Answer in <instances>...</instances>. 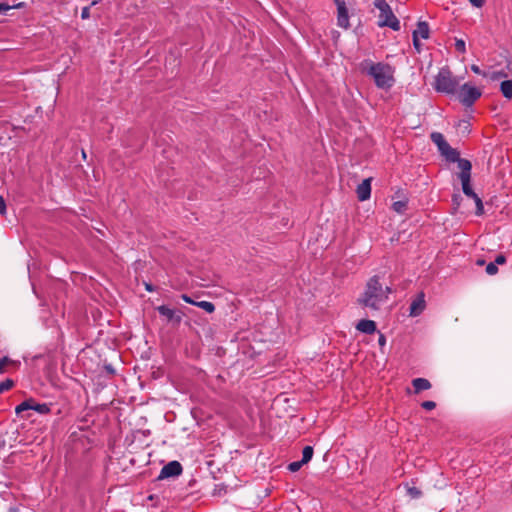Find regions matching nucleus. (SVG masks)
<instances>
[{
    "mask_svg": "<svg viewBox=\"0 0 512 512\" xmlns=\"http://www.w3.org/2000/svg\"><path fill=\"white\" fill-rule=\"evenodd\" d=\"M360 67L362 72L373 78L377 88L389 90L395 83V69L388 63H374L366 59L360 64Z\"/></svg>",
    "mask_w": 512,
    "mask_h": 512,
    "instance_id": "f257e3e1",
    "label": "nucleus"
},
{
    "mask_svg": "<svg viewBox=\"0 0 512 512\" xmlns=\"http://www.w3.org/2000/svg\"><path fill=\"white\" fill-rule=\"evenodd\" d=\"M386 300L387 295L380 283V278L375 275L368 280L365 290L358 298L357 302L363 307L379 310L380 303H384Z\"/></svg>",
    "mask_w": 512,
    "mask_h": 512,
    "instance_id": "f03ea898",
    "label": "nucleus"
},
{
    "mask_svg": "<svg viewBox=\"0 0 512 512\" xmlns=\"http://www.w3.org/2000/svg\"><path fill=\"white\" fill-rule=\"evenodd\" d=\"M459 87V79L453 76L448 67L439 70L434 78L433 88L439 93L455 94Z\"/></svg>",
    "mask_w": 512,
    "mask_h": 512,
    "instance_id": "7ed1b4c3",
    "label": "nucleus"
},
{
    "mask_svg": "<svg viewBox=\"0 0 512 512\" xmlns=\"http://www.w3.org/2000/svg\"><path fill=\"white\" fill-rule=\"evenodd\" d=\"M374 6L379 10V27H389L394 31L400 30V21L395 16L386 0H374Z\"/></svg>",
    "mask_w": 512,
    "mask_h": 512,
    "instance_id": "20e7f679",
    "label": "nucleus"
},
{
    "mask_svg": "<svg viewBox=\"0 0 512 512\" xmlns=\"http://www.w3.org/2000/svg\"><path fill=\"white\" fill-rule=\"evenodd\" d=\"M457 99L465 107H472L474 103L482 96V91L472 86L470 83H464L457 89Z\"/></svg>",
    "mask_w": 512,
    "mask_h": 512,
    "instance_id": "39448f33",
    "label": "nucleus"
},
{
    "mask_svg": "<svg viewBox=\"0 0 512 512\" xmlns=\"http://www.w3.org/2000/svg\"><path fill=\"white\" fill-rule=\"evenodd\" d=\"M183 467L177 460H173L164 465L157 477V480L175 478L182 474Z\"/></svg>",
    "mask_w": 512,
    "mask_h": 512,
    "instance_id": "423d86ee",
    "label": "nucleus"
},
{
    "mask_svg": "<svg viewBox=\"0 0 512 512\" xmlns=\"http://www.w3.org/2000/svg\"><path fill=\"white\" fill-rule=\"evenodd\" d=\"M156 310L161 316L166 317L169 323H172L175 326H178L182 321V313L169 308L167 305H160Z\"/></svg>",
    "mask_w": 512,
    "mask_h": 512,
    "instance_id": "0eeeda50",
    "label": "nucleus"
},
{
    "mask_svg": "<svg viewBox=\"0 0 512 512\" xmlns=\"http://www.w3.org/2000/svg\"><path fill=\"white\" fill-rule=\"evenodd\" d=\"M426 308L425 294L423 291L419 292L412 300L409 307V314L412 317L419 316Z\"/></svg>",
    "mask_w": 512,
    "mask_h": 512,
    "instance_id": "6e6552de",
    "label": "nucleus"
},
{
    "mask_svg": "<svg viewBox=\"0 0 512 512\" xmlns=\"http://www.w3.org/2000/svg\"><path fill=\"white\" fill-rule=\"evenodd\" d=\"M371 178L364 179L356 189L357 197L360 201L368 200L371 196Z\"/></svg>",
    "mask_w": 512,
    "mask_h": 512,
    "instance_id": "1a4fd4ad",
    "label": "nucleus"
},
{
    "mask_svg": "<svg viewBox=\"0 0 512 512\" xmlns=\"http://www.w3.org/2000/svg\"><path fill=\"white\" fill-rule=\"evenodd\" d=\"M456 163L458 165V168L461 170L460 173L458 174L459 179L460 180L471 179V169H472L471 162L468 159L460 157L456 161Z\"/></svg>",
    "mask_w": 512,
    "mask_h": 512,
    "instance_id": "9d476101",
    "label": "nucleus"
},
{
    "mask_svg": "<svg viewBox=\"0 0 512 512\" xmlns=\"http://www.w3.org/2000/svg\"><path fill=\"white\" fill-rule=\"evenodd\" d=\"M356 329L364 334L371 335L377 331V325L373 320L362 319L357 323Z\"/></svg>",
    "mask_w": 512,
    "mask_h": 512,
    "instance_id": "9b49d317",
    "label": "nucleus"
},
{
    "mask_svg": "<svg viewBox=\"0 0 512 512\" xmlns=\"http://www.w3.org/2000/svg\"><path fill=\"white\" fill-rule=\"evenodd\" d=\"M337 25L344 29H348L350 27L347 6L337 9Z\"/></svg>",
    "mask_w": 512,
    "mask_h": 512,
    "instance_id": "f8f14e48",
    "label": "nucleus"
},
{
    "mask_svg": "<svg viewBox=\"0 0 512 512\" xmlns=\"http://www.w3.org/2000/svg\"><path fill=\"white\" fill-rule=\"evenodd\" d=\"M31 403H32V398H29V399L23 401L22 403H20L19 405H17L15 408L16 415L23 419L29 418L30 414L29 413L25 414V412H28L32 409Z\"/></svg>",
    "mask_w": 512,
    "mask_h": 512,
    "instance_id": "ddd939ff",
    "label": "nucleus"
},
{
    "mask_svg": "<svg viewBox=\"0 0 512 512\" xmlns=\"http://www.w3.org/2000/svg\"><path fill=\"white\" fill-rule=\"evenodd\" d=\"M432 142L437 146L440 153L443 152L444 149H446L449 144L445 140L444 136L439 132H433L431 135Z\"/></svg>",
    "mask_w": 512,
    "mask_h": 512,
    "instance_id": "4468645a",
    "label": "nucleus"
},
{
    "mask_svg": "<svg viewBox=\"0 0 512 512\" xmlns=\"http://www.w3.org/2000/svg\"><path fill=\"white\" fill-rule=\"evenodd\" d=\"M429 25L425 21H419L417 23V28L413 31L412 35H417V38L421 37L423 39L429 38Z\"/></svg>",
    "mask_w": 512,
    "mask_h": 512,
    "instance_id": "2eb2a0df",
    "label": "nucleus"
},
{
    "mask_svg": "<svg viewBox=\"0 0 512 512\" xmlns=\"http://www.w3.org/2000/svg\"><path fill=\"white\" fill-rule=\"evenodd\" d=\"M412 385L416 394L431 388V383L426 378H415L412 380Z\"/></svg>",
    "mask_w": 512,
    "mask_h": 512,
    "instance_id": "dca6fc26",
    "label": "nucleus"
},
{
    "mask_svg": "<svg viewBox=\"0 0 512 512\" xmlns=\"http://www.w3.org/2000/svg\"><path fill=\"white\" fill-rule=\"evenodd\" d=\"M448 162L455 163L460 158V153L457 149L452 148L450 145L440 153Z\"/></svg>",
    "mask_w": 512,
    "mask_h": 512,
    "instance_id": "f3484780",
    "label": "nucleus"
},
{
    "mask_svg": "<svg viewBox=\"0 0 512 512\" xmlns=\"http://www.w3.org/2000/svg\"><path fill=\"white\" fill-rule=\"evenodd\" d=\"M7 366H13L14 368H18L20 366V361L12 360L8 356L0 358V374L6 372Z\"/></svg>",
    "mask_w": 512,
    "mask_h": 512,
    "instance_id": "a211bd4d",
    "label": "nucleus"
},
{
    "mask_svg": "<svg viewBox=\"0 0 512 512\" xmlns=\"http://www.w3.org/2000/svg\"><path fill=\"white\" fill-rule=\"evenodd\" d=\"M500 91L502 95L507 98H512V80H504L500 84Z\"/></svg>",
    "mask_w": 512,
    "mask_h": 512,
    "instance_id": "6ab92c4d",
    "label": "nucleus"
},
{
    "mask_svg": "<svg viewBox=\"0 0 512 512\" xmlns=\"http://www.w3.org/2000/svg\"><path fill=\"white\" fill-rule=\"evenodd\" d=\"M31 406H32V409L33 411L39 413V414H42V415H45V414H48L50 412V406L46 403H43V404H40V403H37L33 398H32V403H31Z\"/></svg>",
    "mask_w": 512,
    "mask_h": 512,
    "instance_id": "aec40b11",
    "label": "nucleus"
},
{
    "mask_svg": "<svg viewBox=\"0 0 512 512\" xmlns=\"http://www.w3.org/2000/svg\"><path fill=\"white\" fill-rule=\"evenodd\" d=\"M461 184H462V191L467 197H470L472 199L474 197H476V193L474 192V190L472 189V186H471V179H463V180H461Z\"/></svg>",
    "mask_w": 512,
    "mask_h": 512,
    "instance_id": "412c9836",
    "label": "nucleus"
},
{
    "mask_svg": "<svg viewBox=\"0 0 512 512\" xmlns=\"http://www.w3.org/2000/svg\"><path fill=\"white\" fill-rule=\"evenodd\" d=\"M392 208L399 214H404L408 208V200H399L392 204Z\"/></svg>",
    "mask_w": 512,
    "mask_h": 512,
    "instance_id": "4be33fe9",
    "label": "nucleus"
},
{
    "mask_svg": "<svg viewBox=\"0 0 512 512\" xmlns=\"http://www.w3.org/2000/svg\"><path fill=\"white\" fill-rule=\"evenodd\" d=\"M314 454V450L312 446H305L302 450V463L307 464L311 461Z\"/></svg>",
    "mask_w": 512,
    "mask_h": 512,
    "instance_id": "5701e85b",
    "label": "nucleus"
},
{
    "mask_svg": "<svg viewBox=\"0 0 512 512\" xmlns=\"http://www.w3.org/2000/svg\"><path fill=\"white\" fill-rule=\"evenodd\" d=\"M195 306L205 310L207 313H213L215 311V305L209 301H196Z\"/></svg>",
    "mask_w": 512,
    "mask_h": 512,
    "instance_id": "b1692460",
    "label": "nucleus"
},
{
    "mask_svg": "<svg viewBox=\"0 0 512 512\" xmlns=\"http://www.w3.org/2000/svg\"><path fill=\"white\" fill-rule=\"evenodd\" d=\"M475 205H476V211L475 214L477 216H481L484 214V206L481 198L476 194V197L473 198Z\"/></svg>",
    "mask_w": 512,
    "mask_h": 512,
    "instance_id": "393cba45",
    "label": "nucleus"
},
{
    "mask_svg": "<svg viewBox=\"0 0 512 512\" xmlns=\"http://www.w3.org/2000/svg\"><path fill=\"white\" fill-rule=\"evenodd\" d=\"M15 385V382L8 378L6 380H4L3 382L0 383V394L4 393L5 391H8L10 390L11 388H13Z\"/></svg>",
    "mask_w": 512,
    "mask_h": 512,
    "instance_id": "a878e982",
    "label": "nucleus"
},
{
    "mask_svg": "<svg viewBox=\"0 0 512 512\" xmlns=\"http://www.w3.org/2000/svg\"><path fill=\"white\" fill-rule=\"evenodd\" d=\"M407 494L412 498V499H418L422 496V491L415 487V486H412V487H408L407 488Z\"/></svg>",
    "mask_w": 512,
    "mask_h": 512,
    "instance_id": "bb28decb",
    "label": "nucleus"
},
{
    "mask_svg": "<svg viewBox=\"0 0 512 512\" xmlns=\"http://www.w3.org/2000/svg\"><path fill=\"white\" fill-rule=\"evenodd\" d=\"M462 200H463L462 196L459 193H454L452 195V205H453L454 211H457L459 209Z\"/></svg>",
    "mask_w": 512,
    "mask_h": 512,
    "instance_id": "cd10ccee",
    "label": "nucleus"
},
{
    "mask_svg": "<svg viewBox=\"0 0 512 512\" xmlns=\"http://www.w3.org/2000/svg\"><path fill=\"white\" fill-rule=\"evenodd\" d=\"M305 465L304 463H302V461H294V462H291L288 464L287 466V469L290 471V472H297L299 471L302 466Z\"/></svg>",
    "mask_w": 512,
    "mask_h": 512,
    "instance_id": "c85d7f7f",
    "label": "nucleus"
},
{
    "mask_svg": "<svg viewBox=\"0 0 512 512\" xmlns=\"http://www.w3.org/2000/svg\"><path fill=\"white\" fill-rule=\"evenodd\" d=\"M490 80L497 81L501 78H506L507 74L504 71H494L491 74H488Z\"/></svg>",
    "mask_w": 512,
    "mask_h": 512,
    "instance_id": "c756f323",
    "label": "nucleus"
},
{
    "mask_svg": "<svg viewBox=\"0 0 512 512\" xmlns=\"http://www.w3.org/2000/svg\"><path fill=\"white\" fill-rule=\"evenodd\" d=\"M455 49L459 53H465L466 52V44L465 41L462 39H456L455 41Z\"/></svg>",
    "mask_w": 512,
    "mask_h": 512,
    "instance_id": "7c9ffc66",
    "label": "nucleus"
},
{
    "mask_svg": "<svg viewBox=\"0 0 512 512\" xmlns=\"http://www.w3.org/2000/svg\"><path fill=\"white\" fill-rule=\"evenodd\" d=\"M498 272V266L496 265V263L494 262H490L487 266H486V273L488 275H495L497 274Z\"/></svg>",
    "mask_w": 512,
    "mask_h": 512,
    "instance_id": "2f4dec72",
    "label": "nucleus"
},
{
    "mask_svg": "<svg viewBox=\"0 0 512 512\" xmlns=\"http://www.w3.org/2000/svg\"><path fill=\"white\" fill-rule=\"evenodd\" d=\"M103 370L105 371L106 375L109 377L114 376L116 374V371H115L113 365L110 363H105L103 365Z\"/></svg>",
    "mask_w": 512,
    "mask_h": 512,
    "instance_id": "473e14b6",
    "label": "nucleus"
},
{
    "mask_svg": "<svg viewBox=\"0 0 512 512\" xmlns=\"http://www.w3.org/2000/svg\"><path fill=\"white\" fill-rule=\"evenodd\" d=\"M421 407L425 410L430 411V410L435 409L436 403L434 401L427 400V401H424L421 403Z\"/></svg>",
    "mask_w": 512,
    "mask_h": 512,
    "instance_id": "72a5a7b5",
    "label": "nucleus"
},
{
    "mask_svg": "<svg viewBox=\"0 0 512 512\" xmlns=\"http://www.w3.org/2000/svg\"><path fill=\"white\" fill-rule=\"evenodd\" d=\"M471 70L475 73V74H478V75H482L483 77H488V73L481 70L480 67L476 64H472L471 65Z\"/></svg>",
    "mask_w": 512,
    "mask_h": 512,
    "instance_id": "f704fd0d",
    "label": "nucleus"
},
{
    "mask_svg": "<svg viewBox=\"0 0 512 512\" xmlns=\"http://www.w3.org/2000/svg\"><path fill=\"white\" fill-rule=\"evenodd\" d=\"M412 38H413V46H414L415 50L418 53H420L421 49H422V44H421L419 38H417V35H412Z\"/></svg>",
    "mask_w": 512,
    "mask_h": 512,
    "instance_id": "c9c22d12",
    "label": "nucleus"
},
{
    "mask_svg": "<svg viewBox=\"0 0 512 512\" xmlns=\"http://www.w3.org/2000/svg\"><path fill=\"white\" fill-rule=\"evenodd\" d=\"M507 261L506 257L504 254H499L496 256L495 260H494V263H496V265H503L505 264Z\"/></svg>",
    "mask_w": 512,
    "mask_h": 512,
    "instance_id": "e433bc0d",
    "label": "nucleus"
},
{
    "mask_svg": "<svg viewBox=\"0 0 512 512\" xmlns=\"http://www.w3.org/2000/svg\"><path fill=\"white\" fill-rule=\"evenodd\" d=\"M6 212H7L6 202L3 198V196L0 195V214L5 215Z\"/></svg>",
    "mask_w": 512,
    "mask_h": 512,
    "instance_id": "4c0bfd02",
    "label": "nucleus"
},
{
    "mask_svg": "<svg viewBox=\"0 0 512 512\" xmlns=\"http://www.w3.org/2000/svg\"><path fill=\"white\" fill-rule=\"evenodd\" d=\"M9 10H11V6L7 3H0V14H6Z\"/></svg>",
    "mask_w": 512,
    "mask_h": 512,
    "instance_id": "58836bf2",
    "label": "nucleus"
},
{
    "mask_svg": "<svg viewBox=\"0 0 512 512\" xmlns=\"http://www.w3.org/2000/svg\"><path fill=\"white\" fill-rule=\"evenodd\" d=\"M486 0H469L472 6L481 8L484 6Z\"/></svg>",
    "mask_w": 512,
    "mask_h": 512,
    "instance_id": "ea45409f",
    "label": "nucleus"
},
{
    "mask_svg": "<svg viewBox=\"0 0 512 512\" xmlns=\"http://www.w3.org/2000/svg\"><path fill=\"white\" fill-rule=\"evenodd\" d=\"M89 17H90V7L86 6V7L82 8L81 18L88 19Z\"/></svg>",
    "mask_w": 512,
    "mask_h": 512,
    "instance_id": "a19ab883",
    "label": "nucleus"
},
{
    "mask_svg": "<svg viewBox=\"0 0 512 512\" xmlns=\"http://www.w3.org/2000/svg\"><path fill=\"white\" fill-rule=\"evenodd\" d=\"M182 299L189 304L195 305L196 301H194L190 296L183 294Z\"/></svg>",
    "mask_w": 512,
    "mask_h": 512,
    "instance_id": "79ce46f5",
    "label": "nucleus"
},
{
    "mask_svg": "<svg viewBox=\"0 0 512 512\" xmlns=\"http://www.w3.org/2000/svg\"><path fill=\"white\" fill-rule=\"evenodd\" d=\"M378 343L380 346H384L386 344V337L384 334L380 333Z\"/></svg>",
    "mask_w": 512,
    "mask_h": 512,
    "instance_id": "37998d69",
    "label": "nucleus"
},
{
    "mask_svg": "<svg viewBox=\"0 0 512 512\" xmlns=\"http://www.w3.org/2000/svg\"><path fill=\"white\" fill-rule=\"evenodd\" d=\"M10 6H11V9H19V8H23L25 6V3L24 2H19L17 4L10 5Z\"/></svg>",
    "mask_w": 512,
    "mask_h": 512,
    "instance_id": "c03bdc74",
    "label": "nucleus"
},
{
    "mask_svg": "<svg viewBox=\"0 0 512 512\" xmlns=\"http://www.w3.org/2000/svg\"><path fill=\"white\" fill-rule=\"evenodd\" d=\"M145 288L149 292H153L155 290L154 286L150 283H145Z\"/></svg>",
    "mask_w": 512,
    "mask_h": 512,
    "instance_id": "a18cd8bd",
    "label": "nucleus"
},
{
    "mask_svg": "<svg viewBox=\"0 0 512 512\" xmlns=\"http://www.w3.org/2000/svg\"><path fill=\"white\" fill-rule=\"evenodd\" d=\"M347 6L345 0H341L337 5V9Z\"/></svg>",
    "mask_w": 512,
    "mask_h": 512,
    "instance_id": "49530a36",
    "label": "nucleus"
},
{
    "mask_svg": "<svg viewBox=\"0 0 512 512\" xmlns=\"http://www.w3.org/2000/svg\"><path fill=\"white\" fill-rule=\"evenodd\" d=\"M484 264H485V260L484 259H478L476 261V265H478V266H483Z\"/></svg>",
    "mask_w": 512,
    "mask_h": 512,
    "instance_id": "de8ad7c7",
    "label": "nucleus"
},
{
    "mask_svg": "<svg viewBox=\"0 0 512 512\" xmlns=\"http://www.w3.org/2000/svg\"><path fill=\"white\" fill-rule=\"evenodd\" d=\"M384 290H385L387 296H388V294H390L392 292V289L388 286L385 287Z\"/></svg>",
    "mask_w": 512,
    "mask_h": 512,
    "instance_id": "09e8293b",
    "label": "nucleus"
},
{
    "mask_svg": "<svg viewBox=\"0 0 512 512\" xmlns=\"http://www.w3.org/2000/svg\"><path fill=\"white\" fill-rule=\"evenodd\" d=\"M10 512H17V509H15V508H10Z\"/></svg>",
    "mask_w": 512,
    "mask_h": 512,
    "instance_id": "8fccbe9b",
    "label": "nucleus"
},
{
    "mask_svg": "<svg viewBox=\"0 0 512 512\" xmlns=\"http://www.w3.org/2000/svg\"><path fill=\"white\" fill-rule=\"evenodd\" d=\"M335 5H337L341 0H333Z\"/></svg>",
    "mask_w": 512,
    "mask_h": 512,
    "instance_id": "3c124183",
    "label": "nucleus"
}]
</instances>
